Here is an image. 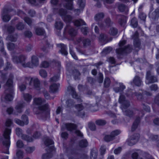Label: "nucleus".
Segmentation results:
<instances>
[{
    "label": "nucleus",
    "instance_id": "1",
    "mask_svg": "<svg viewBox=\"0 0 159 159\" xmlns=\"http://www.w3.org/2000/svg\"><path fill=\"white\" fill-rule=\"evenodd\" d=\"M13 75L12 74H10L9 78L4 86V92L1 98L2 101L7 102L11 101L13 99L14 89L13 79Z\"/></svg>",
    "mask_w": 159,
    "mask_h": 159
},
{
    "label": "nucleus",
    "instance_id": "2",
    "mask_svg": "<svg viewBox=\"0 0 159 159\" xmlns=\"http://www.w3.org/2000/svg\"><path fill=\"white\" fill-rule=\"evenodd\" d=\"M45 102V100L43 99H42L41 98H35L34 99V103L35 105L39 106L38 109L39 111L37 113L38 114L42 113L44 118H49L50 109L48 104L46 103L42 105V104Z\"/></svg>",
    "mask_w": 159,
    "mask_h": 159
},
{
    "label": "nucleus",
    "instance_id": "3",
    "mask_svg": "<svg viewBox=\"0 0 159 159\" xmlns=\"http://www.w3.org/2000/svg\"><path fill=\"white\" fill-rule=\"evenodd\" d=\"M16 14V11L12 8L10 4L5 5L1 11V17L2 20L5 22H8L11 16Z\"/></svg>",
    "mask_w": 159,
    "mask_h": 159
},
{
    "label": "nucleus",
    "instance_id": "4",
    "mask_svg": "<svg viewBox=\"0 0 159 159\" xmlns=\"http://www.w3.org/2000/svg\"><path fill=\"white\" fill-rule=\"evenodd\" d=\"M124 97L121 96L119 98V102L121 104V108L124 115L129 117H131L134 115V113L132 110L126 109L130 106L129 102L127 100H126L122 102L121 98L123 99Z\"/></svg>",
    "mask_w": 159,
    "mask_h": 159
},
{
    "label": "nucleus",
    "instance_id": "5",
    "mask_svg": "<svg viewBox=\"0 0 159 159\" xmlns=\"http://www.w3.org/2000/svg\"><path fill=\"white\" fill-rule=\"evenodd\" d=\"M27 57L24 55H20L18 56H13L12 58L13 62L16 64L20 63L24 67H32L30 62H26Z\"/></svg>",
    "mask_w": 159,
    "mask_h": 159
},
{
    "label": "nucleus",
    "instance_id": "6",
    "mask_svg": "<svg viewBox=\"0 0 159 159\" xmlns=\"http://www.w3.org/2000/svg\"><path fill=\"white\" fill-rule=\"evenodd\" d=\"M11 129L9 128H6L3 134L4 139L3 140L2 143L7 150L6 152H3L7 154L9 153V149L10 145V135L11 133Z\"/></svg>",
    "mask_w": 159,
    "mask_h": 159
},
{
    "label": "nucleus",
    "instance_id": "7",
    "mask_svg": "<svg viewBox=\"0 0 159 159\" xmlns=\"http://www.w3.org/2000/svg\"><path fill=\"white\" fill-rule=\"evenodd\" d=\"M134 49L132 47V45H128L125 47L124 48H119L116 49V52L117 54V57L119 58H121L122 57L120 56L125 53H129L132 50Z\"/></svg>",
    "mask_w": 159,
    "mask_h": 159
},
{
    "label": "nucleus",
    "instance_id": "8",
    "mask_svg": "<svg viewBox=\"0 0 159 159\" xmlns=\"http://www.w3.org/2000/svg\"><path fill=\"white\" fill-rule=\"evenodd\" d=\"M146 79V83L148 84L157 82L158 81L157 76L153 75L150 70L147 72Z\"/></svg>",
    "mask_w": 159,
    "mask_h": 159
},
{
    "label": "nucleus",
    "instance_id": "9",
    "mask_svg": "<svg viewBox=\"0 0 159 159\" xmlns=\"http://www.w3.org/2000/svg\"><path fill=\"white\" fill-rule=\"evenodd\" d=\"M117 86L114 87L113 88L114 91L116 93H120V96L119 98L121 96H123L124 98L122 99L121 98L122 102L126 100L125 97L124 95L123 94L124 90L125 89V86L122 83H119L117 84Z\"/></svg>",
    "mask_w": 159,
    "mask_h": 159
},
{
    "label": "nucleus",
    "instance_id": "10",
    "mask_svg": "<svg viewBox=\"0 0 159 159\" xmlns=\"http://www.w3.org/2000/svg\"><path fill=\"white\" fill-rule=\"evenodd\" d=\"M133 39H134L133 45L134 48V49L138 51L141 48V43L139 39V34L137 31H136L133 35Z\"/></svg>",
    "mask_w": 159,
    "mask_h": 159
},
{
    "label": "nucleus",
    "instance_id": "11",
    "mask_svg": "<svg viewBox=\"0 0 159 159\" xmlns=\"http://www.w3.org/2000/svg\"><path fill=\"white\" fill-rule=\"evenodd\" d=\"M121 131L120 130L116 129L112 131L110 134L106 135L104 137V140L107 142L112 141L115 139V137L120 134Z\"/></svg>",
    "mask_w": 159,
    "mask_h": 159
},
{
    "label": "nucleus",
    "instance_id": "12",
    "mask_svg": "<svg viewBox=\"0 0 159 159\" xmlns=\"http://www.w3.org/2000/svg\"><path fill=\"white\" fill-rule=\"evenodd\" d=\"M140 138L139 134H134L130 137L128 140L127 143L129 145L132 146L135 144L138 141Z\"/></svg>",
    "mask_w": 159,
    "mask_h": 159
},
{
    "label": "nucleus",
    "instance_id": "13",
    "mask_svg": "<svg viewBox=\"0 0 159 159\" xmlns=\"http://www.w3.org/2000/svg\"><path fill=\"white\" fill-rule=\"evenodd\" d=\"M113 22L111 21L110 18L108 17L104 20V21L102 23L98 22V25L102 28H108L111 26L113 24Z\"/></svg>",
    "mask_w": 159,
    "mask_h": 159
},
{
    "label": "nucleus",
    "instance_id": "14",
    "mask_svg": "<svg viewBox=\"0 0 159 159\" xmlns=\"http://www.w3.org/2000/svg\"><path fill=\"white\" fill-rule=\"evenodd\" d=\"M67 90L70 92L72 97L77 99L78 102H80L82 101L80 96L76 93L74 88L70 86H69L67 88Z\"/></svg>",
    "mask_w": 159,
    "mask_h": 159
},
{
    "label": "nucleus",
    "instance_id": "15",
    "mask_svg": "<svg viewBox=\"0 0 159 159\" xmlns=\"http://www.w3.org/2000/svg\"><path fill=\"white\" fill-rule=\"evenodd\" d=\"M159 16V7L156 9L153 12L150 11L149 14V17L152 20H157Z\"/></svg>",
    "mask_w": 159,
    "mask_h": 159
},
{
    "label": "nucleus",
    "instance_id": "16",
    "mask_svg": "<svg viewBox=\"0 0 159 159\" xmlns=\"http://www.w3.org/2000/svg\"><path fill=\"white\" fill-rule=\"evenodd\" d=\"M66 31H67L71 37H75L77 34V31L70 25H67L64 29Z\"/></svg>",
    "mask_w": 159,
    "mask_h": 159
},
{
    "label": "nucleus",
    "instance_id": "17",
    "mask_svg": "<svg viewBox=\"0 0 159 159\" xmlns=\"http://www.w3.org/2000/svg\"><path fill=\"white\" fill-rule=\"evenodd\" d=\"M57 46L60 48L59 52H60L62 55L65 56H67L68 54L67 51V47L66 45L63 43H59L57 44Z\"/></svg>",
    "mask_w": 159,
    "mask_h": 159
},
{
    "label": "nucleus",
    "instance_id": "18",
    "mask_svg": "<svg viewBox=\"0 0 159 159\" xmlns=\"http://www.w3.org/2000/svg\"><path fill=\"white\" fill-rule=\"evenodd\" d=\"M142 79L138 75L135 76L132 81L130 82L132 85H135L137 86H140L142 84Z\"/></svg>",
    "mask_w": 159,
    "mask_h": 159
},
{
    "label": "nucleus",
    "instance_id": "19",
    "mask_svg": "<svg viewBox=\"0 0 159 159\" xmlns=\"http://www.w3.org/2000/svg\"><path fill=\"white\" fill-rule=\"evenodd\" d=\"M53 11L55 13L58 12L59 15L62 18L64 17L67 13V10L62 8H60L58 11L57 8H53Z\"/></svg>",
    "mask_w": 159,
    "mask_h": 159
},
{
    "label": "nucleus",
    "instance_id": "20",
    "mask_svg": "<svg viewBox=\"0 0 159 159\" xmlns=\"http://www.w3.org/2000/svg\"><path fill=\"white\" fill-rule=\"evenodd\" d=\"M48 148L50 152H48L43 154L42 156V159H49L52 157V154L51 152L54 150V147L53 146H52L50 147H48Z\"/></svg>",
    "mask_w": 159,
    "mask_h": 159
},
{
    "label": "nucleus",
    "instance_id": "21",
    "mask_svg": "<svg viewBox=\"0 0 159 159\" xmlns=\"http://www.w3.org/2000/svg\"><path fill=\"white\" fill-rule=\"evenodd\" d=\"M23 105L22 103H20L17 104L15 107V110L13 112V114L15 115H17L18 113H20L22 112V109L23 107Z\"/></svg>",
    "mask_w": 159,
    "mask_h": 159
},
{
    "label": "nucleus",
    "instance_id": "22",
    "mask_svg": "<svg viewBox=\"0 0 159 159\" xmlns=\"http://www.w3.org/2000/svg\"><path fill=\"white\" fill-rule=\"evenodd\" d=\"M118 17H120L119 20V24L121 26L124 27L126 22V17L124 16L121 15H118Z\"/></svg>",
    "mask_w": 159,
    "mask_h": 159
},
{
    "label": "nucleus",
    "instance_id": "23",
    "mask_svg": "<svg viewBox=\"0 0 159 159\" xmlns=\"http://www.w3.org/2000/svg\"><path fill=\"white\" fill-rule=\"evenodd\" d=\"M73 75L75 80H79L80 79V73L79 71L76 69H74L71 70L70 72Z\"/></svg>",
    "mask_w": 159,
    "mask_h": 159
},
{
    "label": "nucleus",
    "instance_id": "24",
    "mask_svg": "<svg viewBox=\"0 0 159 159\" xmlns=\"http://www.w3.org/2000/svg\"><path fill=\"white\" fill-rule=\"evenodd\" d=\"M67 3L64 5V7L67 9L72 10L73 9V0H64Z\"/></svg>",
    "mask_w": 159,
    "mask_h": 159
},
{
    "label": "nucleus",
    "instance_id": "25",
    "mask_svg": "<svg viewBox=\"0 0 159 159\" xmlns=\"http://www.w3.org/2000/svg\"><path fill=\"white\" fill-rule=\"evenodd\" d=\"M59 86V84L53 83L49 87L50 92L52 93H55L57 92Z\"/></svg>",
    "mask_w": 159,
    "mask_h": 159
},
{
    "label": "nucleus",
    "instance_id": "26",
    "mask_svg": "<svg viewBox=\"0 0 159 159\" xmlns=\"http://www.w3.org/2000/svg\"><path fill=\"white\" fill-rule=\"evenodd\" d=\"M65 127L68 131H72L77 128V126L72 123H66L65 125Z\"/></svg>",
    "mask_w": 159,
    "mask_h": 159
},
{
    "label": "nucleus",
    "instance_id": "27",
    "mask_svg": "<svg viewBox=\"0 0 159 159\" xmlns=\"http://www.w3.org/2000/svg\"><path fill=\"white\" fill-rule=\"evenodd\" d=\"M136 92L131 89H128L126 91L125 95L129 98H133L134 97L135 93Z\"/></svg>",
    "mask_w": 159,
    "mask_h": 159
},
{
    "label": "nucleus",
    "instance_id": "28",
    "mask_svg": "<svg viewBox=\"0 0 159 159\" xmlns=\"http://www.w3.org/2000/svg\"><path fill=\"white\" fill-rule=\"evenodd\" d=\"M4 29L7 30V31L9 34L13 33L15 30V28L14 27L9 25H4Z\"/></svg>",
    "mask_w": 159,
    "mask_h": 159
},
{
    "label": "nucleus",
    "instance_id": "29",
    "mask_svg": "<svg viewBox=\"0 0 159 159\" xmlns=\"http://www.w3.org/2000/svg\"><path fill=\"white\" fill-rule=\"evenodd\" d=\"M31 64L32 65V67H33V66H37L39 64V59L38 57L36 56L33 55L31 57Z\"/></svg>",
    "mask_w": 159,
    "mask_h": 159
},
{
    "label": "nucleus",
    "instance_id": "30",
    "mask_svg": "<svg viewBox=\"0 0 159 159\" xmlns=\"http://www.w3.org/2000/svg\"><path fill=\"white\" fill-rule=\"evenodd\" d=\"M140 120V118L138 117L136 118L135 121L134 122L131 127V131L132 132L135 130L137 128L138 125L139 123Z\"/></svg>",
    "mask_w": 159,
    "mask_h": 159
},
{
    "label": "nucleus",
    "instance_id": "31",
    "mask_svg": "<svg viewBox=\"0 0 159 159\" xmlns=\"http://www.w3.org/2000/svg\"><path fill=\"white\" fill-rule=\"evenodd\" d=\"M35 31L36 34L38 35H44L45 34V31L44 29L40 27L36 28Z\"/></svg>",
    "mask_w": 159,
    "mask_h": 159
},
{
    "label": "nucleus",
    "instance_id": "32",
    "mask_svg": "<svg viewBox=\"0 0 159 159\" xmlns=\"http://www.w3.org/2000/svg\"><path fill=\"white\" fill-rule=\"evenodd\" d=\"M33 82L34 85V87L38 90H39L40 88V81L37 78H35L33 80L32 79L31 80Z\"/></svg>",
    "mask_w": 159,
    "mask_h": 159
},
{
    "label": "nucleus",
    "instance_id": "33",
    "mask_svg": "<svg viewBox=\"0 0 159 159\" xmlns=\"http://www.w3.org/2000/svg\"><path fill=\"white\" fill-rule=\"evenodd\" d=\"M104 16V14L103 12H100L95 16L94 19L96 21H98L102 19Z\"/></svg>",
    "mask_w": 159,
    "mask_h": 159
},
{
    "label": "nucleus",
    "instance_id": "34",
    "mask_svg": "<svg viewBox=\"0 0 159 159\" xmlns=\"http://www.w3.org/2000/svg\"><path fill=\"white\" fill-rule=\"evenodd\" d=\"M74 25L77 26L80 25H86V24L85 22L82 19L77 20L74 22Z\"/></svg>",
    "mask_w": 159,
    "mask_h": 159
},
{
    "label": "nucleus",
    "instance_id": "35",
    "mask_svg": "<svg viewBox=\"0 0 159 159\" xmlns=\"http://www.w3.org/2000/svg\"><path fill=\"white\" fill-rule=\"evenodd\" d=\"M75 102L72 99H69L67 100L66 104L67 108H70L73 107Z\"/></svg>",
    "mask_w": 159,
    "mask_h": 159
},
{
    "label": "nucleus",
    "instance_id": "36",
    "mask_svg": "<svg viewBox=\"0 0 159 159\" xmlns=\"http://www.w3.org/2000/svg\"><path fill=\"white\" fill-rule=\"evenodd\" d=\"M97 155V151L96 150L92 149L90 153V159H96Z\"/></svg>",
    "mask_w": 159,
    "mask_h": 159
},
{
    "label": "nucleus",
    "instance_id": "37",
    "mask_svg": "<svg viewBox=\"0 0 159 159\" xmlns=\"http://www.w3.org/2000/svg\"><path fill=\"white\" fill-rule=\"evenodd\" d=\"M88 145V142L86 139H83L81 140L79 143V145L80 147L85 148Z\"/></svg>",
    "mask_w": 159,
    "mask_h": 159
},
{
    "label": "nucleus",
    "instance_id": "38",
    "mask_svg": "<svg viewBox=\"0 0 159 159\" xmlns=\"http://www.w3.org/2000/svg\"><path fill=\"white\" fill-rule=\"evenodd\" d=\"M23 96L25 100L28 102H30L32 98V95L28 93H23Z\"/></svg>",
    "mask_w": 159,
    "mask_h": 159
},
{
    "label": "nucleus",
    "instance_id": "39",
    "mask_svg": "<svg viewBox=\"0 0 159 159\" xmlns=\"http://www.w3.org/2000/svg\"><path fill=\"white\" fill-rule=\"evenodd\" d=\"M82 43L84 47H86L91 44V41L88 39H84L82 40Z\"/></svg>",
    "mask_w": 159,
    "mask_h": 159
},
{
    "label": "nucleus",
    "instance_id": "40",
    "mask_svg": "<svg viewBox=\"0 0 159 159\" xmlns=\"http://www.w3.org/2000/svg\"><path fill=\"white\" fill-rule=\"evenodd\" d=\"M131 25L133 28H136L138 25V22L136 18L135 17L132 18L131 20Z\"/></svg>",
    "mask_w": 159,
    "mask_h": 159
},
{
    "label": "nucleus",
    "instance_id": "41",
    "mask_svg": "<svg viewBox=\"0 0 159 159\" xmlns=\"http://www.w3.org/2000/svg\"><path fill=\"white\" fill-rule=\"evenodd\" d=\"M112 48L109 47L104 49L102 52V55H104L109 53L112 50Z\"/></svg>",
    "mask_w": 159,
    "mask_h": 159
},
{
    "label": "nucleus",
    "instance_id": "42",
    "mask_svg": "<svg viewBox=\"0 0 159 159\" xmlns=\"http://www.w3.org/2000/svg\"><path fill=\"white\" fill-rule=\"evenodd\" d=\"M22 139L28 142H31L32 141L33 139L32 138L26 134H23L21 135Z\"/></svg>",
    "mask_w": 159,
    "mask_h": 159
},
{
    "label": "nucleus",
    "instance_id": "43",
    "mask_svg": "<svg viewBox=\"0 0 159 159\" xmlns=\"http://www.w3.org/2000/svg\"><path fill=\"white\" fill-rule=\"evenodd\" d=\"M6 39L12 42H15L17 40V36H15L12 35H8Z\"/></svg>",
    "mask_w": 159,
    "mask_h": 159
},
{
    "label": "nucleus",
    "instance_id": "44",
    "mask_svg": "<svg viewBox=\"0 0 159 159\" xmlns=\"http://www.w3.org/2000/svg\"><path fill=\"white\" fill-rule=\"evenodd\" d=\"M16 27L18 30H22L25 27L24 24L21 22H19L16 25Z\"/></svg>",
    "mask_w": 159,
    "mask_h": 159
},
{
    "label": "nucleus",
    "instance_id": "45",
    "mask_svg": "<svg viewBox=\"0 0 159 159\" xmlns=\"http://www.w3.org/2000/svg\"><path fill=\"white\" fill-rule=\"evenodd\" d=\"M118 32V30L116 28L112 27L110 28L109 33L110 34L115 36L117 34Z\"/></svg>",
    "mask_w": 159,
    "mask_h": 159
},
{
    "label": "nucleus",
    "instance_id": "46",
    "mask_svg": "<svg viewBox=\"0 0 159 159\" xmlns=\"http://www.w3.org/2000/svg\"><path fill=\"white\" fill-rule=\"evenodd\" d=\"M25 21L30 26H31L32 23V20L30 17L25 16L24 18Z\"/></svg>",
    "mask_w": 159,
    "mask_h": 159
},
{
    "label": "nucleus",
    "instance_id": "47",
    "mask_svg": "<svg viewBox=\"0 0 159 159\" xmlns=\"http://www.w3.org/2000/svg\"><path fill=\"white\" fill-rule=\"evenodd\" d=\"M63 23L61 21H57L55 24V28L58 30H61L63 28Z\"/></svg>",
    "mask_w": 159,
    "mask_h": 159
},
{
    "label": "nucleus",
    "instance_id": "48",
    "mask_svg": "<svg viewBox=\"0 0 159 159\" xmlns=\"http://www.w3.org/2000/svg\"><path fill=\"white\" fill-rule=\"evenodd\" d=\"M54 143L53 140L49 138H47L44 141V144L47 146L53 145Z\"/></svg>",
    "mask_w": 159,
    "mask_h": 159
},
{
    "label": "nucleus",
    "instance_id": "49",
    "mask_svg": "<svg viewBox=\"0 0 159 159\" xmlns=\"http://www.w3.org/2000/svg\"><path fill=\"white\" fill-rule=\"evenodd\" d=\"M110 83V80L109 78L107 77L105 78L104 80V85L105 87H108Z\"/></svg>",
    "mask_w": 159,
    "mask_h": 159
},
{
    "label": "nucleus",
    "instance_id": "50",
    "mask_svg": "<svg viewBox=\"0 0 159 159\" xmlns=\"http://www.w3.org/2000/svg\"><path fill=\"white\" fill-rule=\"evenodd\" d=\"M96 123L98 125L102 126L106 124V122L104 120H98L96 121Z\"/></svg>",
    "mask_w": 159,
    "mask_h": 159
},
{
    "label": "nucleus",
    "instance_id": "51",
    "mask_svg": "<svg viewBox=\"0 0 159 159\" xmlns=\"http://www.w3.org/2000/svg\"><path fill=\"white\" fill-rule=\"evenodd\" d=\"M62 19L64 20V21L67 22H70L72 19V17L69 15H66L65 16L63 17Z\"/></svg>",
    "mask_w": 159,
    "mask_h": 159
},
{
    "label": "nucleus",
    "instance_id": "52",
    "mask_svg": "<svg viewBox=\"0 0 159 159\" xmlns=\"http://www.w3.org/2000/svg\"><path fill=\"white\" fill-rule=\"evenodd\" d=\"M75 107L77 110L79 112L83 110L84 108L82 103L75 105Z\"/></svg>",
    "mask_w": 159,
    "mask_h": 159
},
{
    "label": "nucleus",
    "instance_id": "53",
    "mask_svg": "<svg viewBox=\"0 0 159 159\" xmlns=\"http://www.w3.org/2000/svg\"><path fill=\"white\" fill-rule=\"evenodd\" d=\"M39 73L40 75L43 78H45L47 76V73L44 70L41 69L40 70Z\"/></svg>",
    "mask_w": 159,
    "mask_h": 159
},
{
    "label": "nucleus",
    "instance_id": "54",
    "mask_svg": "<svg viewBox=\"0 0 159 159\" xmlns=\"http://www.w3.org/2000/svg\"><path fill=\"white\" fill-rule=\"evenodd\" d=\"M135 96L136 97L137 99L141 101L143 99V94L139 92H136L135 93Z\"/></svg>",
    "mask_w": 159,
    "mask_h": 159
},
{
    "label": "nucleus",
    "instance_id": "55",
    "mask_svg": "<svg viewBox=\"0 0 159 159\" xmlns=\"http://www.w3.org/2000/svg\"><path fill=\"white\" fill-rule=\"evenodd\" d=\"M7 47L9 50L11 51L15 49V44L13 43H9L7 44Z\"/></svg>",
    "mask_w": 159,
    "mask_h": 159
},
{
    "label": "nucleus",
    "instance_id": "56",
    "mask_svg": "<svg viewBox=\"0 0 159 159\" xmlns=\"http://www.w3.org/2000/svg\"><path fill=\"white\" fill-rule=\"evenodd\" d=\"M88 126L89 128L92 130H95L96 129L95 125L93 122H90L89 123Z\"/></svg>",
    "mask_w": 159,
    "mask_h": 159
},
{
    "label": "nucleus",
    "instance_id": "57",
    "mask_svg": "<svg viewBox=\"0 0 159 159\" xmlns=\"http://www.w3.org/2000/svg\"><path fill=\"white\" fill-rule=\"evenodd\" d=\"M60 75L58 74L56 75H55L53 77L50 79V81L52 82H56L57 81L59 78Z\"/></svg>",
    "mask_w": 159,
    "mask_h": 159
},
{
    "label": "nucleus",
    "instance_id": "58",
    "mask_svg": "<svg viewBox=\"0 0 159 159\" xmlns=\"http://www.w3.org/2000/svg\"><path fill=\"white\" fill-rule=\"evenodd\" d=\"M14 121L16 123L20 126H23L25 124V122H23L22 120H21L18 119H15L14 120Z\"/></svg>",
    "mask_w": 159,
    "mask_h": 159
},
{
    "label": "nucleus",
    "instance_id": "59",
    "mask_svg": "<svg viewBox=\"0 0 159 159\" xmlns=\"http://www.w3.org/2000/svg\"><path fill=\"white\" fill-rule=\"evenodd\" d=\"M139 18L141 20L145 22L146 17V15L143 12H140L139 14Z\"/></svg>",
    "mask_w": 159,
    "mask_h": 159
},
{
    "label": "nucleus",
    "instance_id": "60",
    "mask_svg": "<svg viewBox=\"0 0 159 159\" xmlns=\"http://www.w3.org/2000/svg\"><path fill=\"white\" fill-rule=\"evenodd\" d=\"M21 119L23 122H25V124L27 125L28 123V117L25 115H23L21 116Z\"/></svg>",
    "mask_w": 159,
    "mask_h": 159
},
{
    "label": "nucleus",
    "instance_id": "61",
    "mask_svg": "<svg viewBox=\"0 0 159 159\" xmlns=\"http://www.w3.org/2000/svg\"><path fill=\"white\" fill-rule=\"evenodd\" d=\"M103 79V75L102 73L99 72L98 74V81L99 83H102Z\"/></svg>",
    "mask_w": 159,
    "mask_h": 159
},
{
    "label": "nucleus",
    "instance_id": "62",
    "mask_svg": "<svg viewBox=\"0 0 159 159\" xmlns=\"http://www.w3.org/2000/svg\"><path fill=\"white\" fill-rule=\"evenodd\" d=\"M76 49L77 52L80 53L84 55H87V53L86 51L83 50L82 48H77Z\"/></svg>",
    "mask_w": 159,
    "mask_h": 159
},
{
    "label": "nucleus",
    "instance_id": "63",
    "mask_svg": "<svg viewBox=\"0 0 159 159\" xmlns=\"http://www.w3.org/2000/svg\"><path fill=\"white\" fill-rule=\"evenodd\" d=\"M49 66V63L46 61H44L42 62L41 64V67H42L46 68Z\"/></svg>",
    "mask_w": 159,
    "mask_h": 159
},
{
    "label": "nucleus",
    "instance_id": "64",
    "mask_svg": "<svg viewBox=\"0 0 159 159\" xmlns=\"http://www.w3.org/2000/svg\"><path fill=\"white\" fill-rule=\"evenodd\" d=\"M149 138L152 140L159 141V136L158 135H151Z\"/></svg>",
    "mask_w": 159,
    "mask_h": 159
}]
</instances>
